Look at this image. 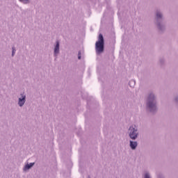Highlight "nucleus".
I'll return each instance as SVG.
<instances>
[{
	"mask_svg": "<svg viewBox=\"0 0 178 178\" xmlns=\"http://www.w3.org/2000/svg\"><path fill=\"white\" fill-rule=\"evenodd\" d=\"M95 47L97 54L104 52V36L101 33L99 35L98 41L96 42Z\"/></svg>",
	"mask_w": 178,
	"mask_h": 178,
	"instance_id": "obj_1",
	"label": "nucleus"
},
{
	"mask_svg": "<svg viewBox=\"0 0 178 178\" xmlns=\"http://www.w3.org/2000/svg\"><path fill=\"white\" fill-rule=\"evenodd\" d=\"M154 99V95L150 94L147 99V108L150 109V112H152V111H155V109H156V106H155Z\"/></svg>",
	"mask_w": 178,
	"mask_h": 178,
	"instance_id": "obj_2",
	"label": "nucleus"
},
{
	"mask_svg": "<svg viewBox=\"0 0 178 178\" xmlns=\"http://www.w3.org/2000/svg\"><path fill=\"white\" fill-rule=\"evenodd\" d=\"M137 136H138V133H137V129L134 128V127H130L129 128V137L132 140H136L137 138Z\"/></svg>",
	"mask_w": 178,
	"mask_h": 178,
	"instance_id": "obj_3",
	"label": "nucleus"
},
{
	"mask_svg": "<svg viewBox=\"0 0 178 178\" xmlns=\"http://www.w3.org/2000/svg\"><path fill=\"white\" fill-rule=\"evenodd\" d=\"M24 102H26V95H22V97L19 99L18 104L19 106H23L24 105Z\"/></svg>",
	"mask_w": 178,
	"mask_h": 178,
	"instance_id": "obj_4",
	"label": "nucleus"
},
{
	"mask_svg": "<svg viewBox=\"0 0 178 178\" xmlns=\"http://www.w3.org/2000/svg\"><path fill=\"white\" fill-rule=\"evenodd\" d=\"M130 147L131 149H136L137 147V142L130 141Z\"/></svg>",
	"mask_w": 178,
	"mask_h": 178,
	"instance_id": "obj_5",
	"label": "nucleus"
},
{
	"mask_svg": "<svg viewBox=\"0 0 178 178\" xmlns=\"http://www.w3.org/2000/svg\"><path fill=\"white\" fill-rule=\"evenodd\" d=\"M54 54L56 55V54H59V42H56V45L54 48Z\"/></svg>",
	"mask_w": 178,
	"mask_h": 178,
	"instance_id": "obj_6",
	"label": "nucleus"
},
{
	"mask_svg": "<svg viewBox=\"0 0 178 178\" xmlns=\"http://www.w3.org/2000/svg\"><path fill=\"white\" fill-rule=\"evenodd\" d=\"M33 165H34V163H31L30 164L25 165L24 170H27V169H30V168H32V166Z\"/></svg>",
	"mask_w": 178,
	"mask_h": 178,
	"instance_id": "obj_7",
	"label": "nucleus"
},
{
	"mask_svg": "<svg viewBox=\"0 0 178 178\" xmlns=\"http://www.w3.org/2000/svg\"><path fill=\"white\" fill-rule=\"evenodd\" d=\"M156 17H157V19H159V18L162 17V14H161V13H156Z\"/></svg>",
	"mask_w": 178,
	"mask_h": 178,
	"instance_id": "obj_8",
	"label": "nucleus"
},
{
	"mask_svg": "<svg viewBox=\"0 0 178 178\" xmlns=\"http://www.w3.org/2000/svg\"><path fill=\"white\" fill-rule=\"evenodd\" d=\"M20 2H22L23 3H29V0H19Z\"/></svg>",
	"mask_w": 178,
	"mask_h": 178,
	"instance_id": "obj_9",
	"label": "nucleus"
},
{
	"mask_svg": "<svg viewBox=\"0 0 178 178\" xmlns=\"http://www.w3.org/2000/svg\"><path fill=\"white\" fill-rule=\"evenodd\" d=\"M16 52V49H15V47H13V52H12V55L13 56H15V53Z\"/></svg>",
	"mask_w": 178,
	"mask_h": 178,
	"instance_id": "obj_10",
	"label": "nucleus"
},
{
	"mask_svg": "<svg viewBox=\"0 0 178 178\" xmlns=\"http://www.w3.org/2000/svg\"><path fill=\"white\" fill-rule=\"evenodd\" d=\"M145 178H149V175L148 173H146L145 175Z\"/></svg>",
	"mask_w": 178,
	"mask_h": 178,
	"instance_id": "obj_11",
	"label": "nucleus"
},
{
	"mask_svg": "<svg viewBox=\"0 0 178 178\" xmlns=\"http://www.w3.org/2000/svg\"><path fill=\"white\" fill-rule=\"evenodd\" d=\"M80 55H81V54L79 53V56H78V59H81V56H80Z\"/></svg>",
	"mask_w": 178,
	"mask_h": 178,
	"instance_id": "obj_12",
	"label": "nucleus"
}]
</instances>
